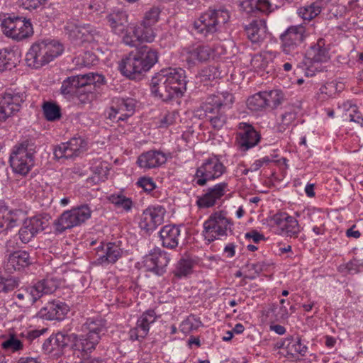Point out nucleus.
I'll list each match as a JSON object with an SVG mask.
<instances>
[{"label":"nucleus","mask_w":363,"mask_h":363,"mask_svg":"<svg viewBox=\"0 0 363 363\" xmlns=\"http://www.w3.org/2000/svg\"><path fill=\"white\" fill-rule=\"evenodd\" d=\"M43 114L48 121H55L61 118L60 107L55 103L45 102L43 106Z\"/></svg>","instance_id":"nucleus-44"},{"label":"nucleus","mask_w":363,"mask_h":363,"mask_svg":"<svg viewBox=\"0 0 363 363\" xmlns=\"http://www.w3.org/2000/svg\"><path fill=\"white\" fill-rule=\"evenodd\" d=\"M220 103L221 102L217 96H214V95L209 96L201 106L205 113L206 117L220 111L222 108Z\"/></svg>","instance_id":"nucleus-42"},{"label":"nucleus","mask_w":363,"mask_h":363,"mask_svg":"<svg viewBox=\"0 0 363 363\" xmlns=\"http://www.w3.org/2000/svg\"><path fill=\"white\" fill-rule=\"evenodd\" d=\"M240 6L249 13L259 12L269 14L274 10V5L269 0H242Z\"/></svg>","instance_id":"nucleus-31"},{"label":"nucleus","mask_w":363,"mask_h":363,"mask_svg":"<svg viewBox=\"0 0 363 363\" xmlns=\"http://www.w3.org/2000/svg\"><path fill=\"white\" fill-rule=\"evenodd\" d=\"M1 29L7 37L16 40L28 38L33 34L30 21L15 16H5L1 20Z\"/></svg>","instance_id":"nucleus-12"},{"label":"nucleus","mask_w":363,"mask_h":363,"mask_svg":"<svg viewBox=\"0 0 363 363\" xmlns=\"http://www.w3.org/2000/svg\"><path fill=\"white\" fill-rule=\"evenodd\" d=\"M107 21L112 31L121 35L124 33L128 24V15L119 9L113 10L107 16Z\"/></svg>","instance_id":"nucleus-32"},{"label":"nucleus","mask_w":363,"mask_h":363,"mask_svg":"<svg viewBox=\"0 0 363 363\" xmlns=\"http://www.w3.org/2000/svg\"><path fill=\"white\" fill-rule=\"evenodd\" d=\"M200 322L196 321V319L194 318H187L184 320L181 324V330L183 333H189L191 330L197 329L199 324Z\"/></svg>","instance_id":"nucleus-61"},{"label":"nucleus","mask_w":363,"mask_h":363,"mask_svg":"<svg viewBox=\"0 0 363 363\" xmlns=\"http://www.w3.org/2000/svg\"><path fill=\"white\" fill-rule=\"evenodd\" d=\"M18 62V57L13 50L7 49L0 50V72L12 69Z\"/></svg>","instance_id":"nucleus-37"},{"label":"nucleus","mask_w":363,"mask_h":363,"mask_svg":"<svg viewBox=\"0 0 363 363\" xmlns=\"http://www.w3.org/2000/svg\"><path fill=\"white\" fill-rule=\"evenodd\" d=\"M69 311L68 306L60 301H49L38 313L40 318L52 320H62Z\"/></svg>","instance_id":"nucleus-25"},{"label":"nucleus","mask_w":363,"mask_h":363,"mask_svg":"<svg viewBox=\"0 0 363 363\" xmlns=\"http://www.w3.org/2000/svg\"><path fill=\"white\" fill-rule=\"evenodd\" d=\"M26 99L24 91L7 90L0 96V121H5L8 118L18 113Z\"/></svg>","instance_id":"nucleus-14"},{"label":"nucleus","mask_w":363,"mask_h":363,"mask_svg":"<svg viewBox=\"0 0 363 363\" xmlns=\"http://www.w3.org/2000/svg\"><path fill=\"white\" fill-rule=\"evenodd\" d=\"M36 145L33 139H26L14 146L10 155V164L14 173L26 176L34 166Z\"/></svg>","instance_id":"nucleus-6"},{"label":"nucleus","mask_w":363,"mask_h":363,"mask_svg":"<svg viewBox=\"0 0 363 363\" xmlns=\"http://www.w3.org/2000/svg\"><path fill=\"white\" fill-rule=\"evenodd\" d=\"M177 113L175 111H164L161 113L157 118V124L160 128H165L174 124L176 120Z\"/></svg>","instance_id":"nucleus-51"},{"label":"nucleus","mask_w":363,"mask_h":363,"mask_svg":"<svg viewBox=\"0 0 363 363\" xmlns=\"http://www.w3.org/2000/svg\"><path fill=\"white\" fill-rule=\"evenodd\" d=\"M288 218L289 214L287 213L279 211L267 218V223L271 228H277L279 231V233L281 234Z\"/></svg>","instance_id":"nucleus-43"},{"label":"nucleus","mask_w":363,"mask_h":363,"mask_svg":"<svg viewBox=\"0 0 363 363\" xmlns=\"http://www.w3.org/2000/svg\"><path fill=\"white\" fill-rule=\"evenodd\" d=\"M48 0H22V4L26 9H36L45 4Z\"/></svg>","instance_id":"nucleus-64"},{"label":"nucleus","mask_w":363,"mask_h":363,"mask_svg":"<svg viewBox=\"0 0 363 363\" xmlns=\"http://www.w3.org/2000/svg\"><path fill=\"white\" fill-rule=\"evenodd\" d=\"M69 341L70 335L58 333L45 340L43 344V350L45 353L57 355L61 354L63 350L68 346Z\"/></svg>","instance_id":"nucleus-27"},{"label":"nucleus","mask_w":363,"mask_h":363,"mask_svg":"<svg viewBox=\"0 0 363 363\" xmlns=\"http://www.w3.org/2000/svg\"><path fill=\"white\" fill-rule=\"evenodd\" d=\"M165 213L166 210L162 206H149L143 212L140 228L147 232H152L163 223Z\"/></svg>","instance_id":"nucleus-22"},{"label":"nucleus","mask_w":363,"mask_h":363,"mask_svg":"<svg viewBox=\"0 0 363 363\" xmlns=\"http://www.w3.org/2000/svg\"><path fill=\"white\" fill-rule=\"evenodd\" d=\"M329 48L323 38H319L307 49L300 67L306 77H313L323 69L322 64L330 59Z\"/></svg>","instance_id":"nucleus-7"},{"label":"nucleus","mask_w":363,"mask_h":363,"mask_svg":"<svg viewBox=\"0 0 363 363\" xmlns=\"http://www.w3.org/2000/svg\"><path fill=\"white\" fill-rule=\"evenodd\" d=\"M247 35L252 43L262 42L267 36V26L264 21L255 20L246 26Z\"/></svg>","instance_id":"nucleus-34"},{"label":"nucleus","mask_w":363,"mask_h":363,"mask_svg":"<svg viewBox=\"0 0 363 363\" xmlns=\"http://www.w3.org/2000/svg\"><path fill=\"white\" fill-rule=\"evenodd\" d=\"M265 101L266 108H276L284 100V94L281 90L274 89L269 91H262Z\"/></svg>","instance_id":"nucleus-39"},{"label":"nucleus","mask_w":363,"mask_h":363,"mask_svg":"<svg viewBox=\"0 0 363 363\" xmlns=\"http://www.w3.org/2000/svg\"><path fill=\"white\" fill-rule=\"evenodd\" d=\"M320 7L315 4H311L298 9V15L304 20L311 21L316 17L320 13Z\"/></svg>","instance_id":"nucleus-48"},{"label":"nucleus","mask_w":363,"mask_h":363,"mask_svg":"<svg viewBox=\"0 0 363 363\" xmlns=\"http://www.w3.org/2000/svg\"><path fill=\"white\" fill-rule=\"evenodd\" d=\"M135 27L136 35H138L139 43H151L155 40V33L152 26L146 25L142 22L140 25Z\"/></svg>","instance_id":"nucleus-41"},{"label":"nucleus","mask_w":363,"mask_h":363,"mask_svg":"<svg viewBox=\"0 0 363 363\" xmlns=\"http://www.w3.org/2000/svg\"><path fill=\"white\" fill-rule=\"evenodd\" d=\"M18 286V279L13 277H4L0 275V294L12 291Z\"/></svg>","instance_id":"nucleus-49"},{"label":"nucleus","mask_w":363,"mask_h":363,"mask_svg":"<svg viewBox=\"0 0 363 363\" xmlns=\"http://www.w3.org/2000/svg\"><path fill=\"white\" fill-rule=\"evenodd\" d=\"M121 244V241L101 242L96 247V264L103 266L115 264L125 252Z\"/></svg>","instance_id":"nucleus-18"},{"label":"nucleus","mask_w":363,"mask_h":363,"mask_svg":"<svg viewBox=\"0 0 363 363\" xmlns=\"http://www.w3.org/2000/svg\"><path fill=\"white\" fill-rule=\"evenodd\" d=\"M91 215V211L87 205L65 211L53 222L54 230L56 233H62L66 230L82 225Z\"/></svg>","instance_id":"nucleus-10"},{"label":"nucleus","mask_w":363,"mask_h":363,"mask_svg":"<svg viewBox=\"0 0 363 363\" xmlns=\"http://www.w3.org/2000/svg\"><path fill=\"white\" fill-rule=\"evenodd\" d=\"M71 340L73 341L74 350L80 352L82 355H86L92 352L99 342L96 336L91 338L86 334L77 335L72 333L70 335Z\"/></svg>","instance_id":"nucleus-28"},{"label":"nucleus","mask_w":363,"mask_h":363,"mask_svg":"<svg viewBox=\"0 0 363 363\" xmlns=\"http://www.w3.org/2000/svg\"><path fill=\"white\" fill-rule=\"evenodd\" d=\"M13 297L16 298L20 303H22L25 301L31 303V296L30 295V291L28 286L21 288V289L15 291L13 294Z\"/></svg>","instance_id":"nucleus-60"},{"label":"nucleus","mask_w":363,"mask_h":363,"mask_svg":"<svg viewBox=\"0 0 363 363\" xmlns=\"http://www.w3.org/2000/svg\"><path fill=\"white\" fill-rule=\"evenodd\" d=\"M350 273H358L361 267H363V261L361 259H353L348 262L345 266Z\"/></svg>","instance_id":"nucleus-62"},{"label":"nucleus","mask_w":363,"mask_h":363,"mask_svg":"<svg viewBox=\"0 0 363 363\" xmlns=\"http://www.w3.org/2000/svg\"><path fill=\"white\" fill-rule=\"evenodd\" d=\"M1 347L7 351L16 352L23 350V344L14 335H11L7 340L1 343Z\"/></svg>","instance_id":"nucleus-52"},{"label":"nucleus","mask_w":363,"mask_h":363,"mask_svg":"<svg viewBox=\"0 0 363 363\" xmlns=\"http://www.w3.org/2000/svg\"><path fill=\"white\" fill-rule=\"evenodd\" d=\"M63 50V45L56 40H38L30 46L25 60L29 67L39 69L60 56Z\"/></svg>","instance_id":"nucleus-4"},{"label":"nucleus","mask_w":363,"mask_h":363,"mask_svg":"<svg viewBox=\"0 0 363 363\" xmlns=\"http://www.w3.org/2000/svg\"><path fill=\"white\" fill-rule=\"evenodd\" d=\"M296 118V113L292 111L286 112L277 119V128L279 132H284L291 125Z\"/></svg>","instance_id":"nucleus-50"},{"label":"nucleus","mask_w":363,"mask_h":363,"mask_svg":"<svg viewBox=\"0 0 363 363\" xmlns=\"http://www.w3.org/2000/svg\"><path fill=\"white\" fill-rule=\"evenodd\" d=\"M108 201L113 205L116 209L121 212L128 213L133 207V201L130 197L125 195L123 191L113 193L108 196Z\"/></svg>","instance_id":"nucleus-36"},{"label":"nucleus","mask_w":363,"mask_h":363,"mask_svg":"<svg viewBox=\"0 0 363 363\" xmlns=\"http://www.w3.org/2000/svg\"><path fill=\"white\" fill-rule=\"evenodd\" d=\"M135 104V100L132 98H113L110 107L105 111V116L116 123L125 121L134 113Z\"/></svg>","instance_id":"nucleus-15"},{"label":"nucleus","mask_w":363,"mask_h":363,"mask_svg":"<svg viewBox=\"0 0 363 363\" xmlns=\"http://www.w3.org/2000/svg\"><path fill=\"white\" fill-rule=\"evenodd\" d=\"M21 211L19 210H9L4 208L0 210V218L4 225H6L9 229L18 225L20 220Z\"/></svg>","instance_id":"nucleus-38"},{"label":"nucleus","mask_w":363,"mask_h":363,"mask_svg":"<svg viewBox=\"0 0 363 363\" xmlns=\"http://www.w3.org/2000/svg\"><path fill=\"white\" fill-rule=\"evenodd\" d=\"M158 60L157 52L147 46H143L135 52H130L118 65L121 72L130 79H135L149 71Z\"/></svg>","instance_id":"nucleus-3"},{"label":"nucleus","mask_w":363,"mask_h":363,"mask_svg":"<svg viewBox=\"0 0 363 363\" xmlns=\"http://www.w3.org/2000/svg\"><path fill=\"white\" fill-rule=\"evenodd\" d=\"M87 149L86 141L80 136L74 137L65 143H61L54 148L57 159H74L79 157Z\"/></svg>","instance_id":"nucleus-17"},{"label":"nucleus","mask_w":363,"mask_h":363,"mask_svg":"<svg viewBox=\"0 0 363 363\" xmlns=\"http://www.w3.org/2000/svg\"><path fill=\"white\" fill-rule=\"evenodd\" d=\"M125 34L123 36V42L128 46L135 47L139 43L138 35H136L135 26L125 27Z\"/></svg>","instance_id":"nucleus-53"},{"label":"nucleus","mask_w":363,"mask_h":363,"mask_svg":"<svg viewBox=\"0 0 363 363\" xmlns=\"http://www.w3.org/2000/svg\"><path fill=\"white\" fill-rule=\"evenodd\" d=\"M181 237V229L176 225H167L160 231V238L162 245L168 249H174L179 245Z\"/></svg>","instance_id":"nucleus-29"},{"label":"nucleus","mask_w":363,"mask_h":363,"mask_svg":"<svg viewBox=\"0 0 363 363\" xmlns=\"http://www.w3.org/2000/svg\"><path fill=\"white\" fill-rule=\"evenodd\" d=\"M169 261V255L157 247L144 257L143 264L147 271L161 276L166 272Z\"/></svg>","instance_id":"nucleus-20"},{"label":"nucleus","mask_w":363,"mask_h":363,"mask_svg":"<svg viewBox=\"0 0 363 363\" xmlns=\"http://www.w3.org/2000/svg\"><path fill=\"white\" fill-rule=\"evenodd\" d=\"M260 134L247 123H240L235 138V144L239 151L246 152L259 143Z\"/></svg>","instance_id":"nucleus-16"},{"label":"nucleus","mask_w":363,"mask_h":363,"mask_svg":"<svg viewBox=\"0 0 363 363\" xmlns=\"http://www.w3.org/2000/svg\"><path fill=\"white\" fill-rule=\"evenodd\" d=\"M136 185L143 189L147 194H150L157 187L156 184L151 177H143L138 179Z\"/></svg>","instance_id":"nucleus-56"},{"label":"nucleus","mask_w":363,"mask_h":363,"mask_svg":"<svg viewBox=\"0 0 363 363\" xmlns=\"http://www.w3.org/2000/svg\"><path fill=\"white\" fill-rule=\"evenodd\" d=\"M275 346L281 350V354L287 357H295L298 354L304 356L308 352L306 344L298 335L278 342Z\"/></svg>","instance_id":"nucleus-24"},{"label":"nucleus","mask_w":363,"mask_h":363,"mask_svg":"<svg viewBox=\"0 0 363 363\" xmlns=\"http://www.w3.org/2000/svg\"><path fill=\"white\" fill-rule=\"evenodd\" d=\"M229 191L228 182L216 184L204 191L203 195L198 198L196 203L201 208L213 207L220 203Z\"/></svg>","instance_id":"nucleus-19"},{"label":"nucleus","mask_w":363,"mask_h":363,"mask_svg":"<svg viewBox=\"0 0 363 363\" xmlns=\"http://www.w3.org/2000/svg\"><path fill=\"white\" fill-rule=\"evenodd\" d=\"M157 315L154 310H147L137 321L138 326L142 329V334H148L150 325L155 322Z\"/></svg>","instance_id":"nucleus-40"},{"label":"nucleus","mask_w":363,"mask_h":363,"mask_svg":"<svg viewBox=\"0 0 363 363\" xmlns=\"http://www.w3.org/2000/svg\"><path fill=\"white\" fill-rule=\"evenodd\" d=\"M192 270V262L189 259H182L177 267L176 274L178 277H183L189 274Z\"/></svg>","instance_id":"nucleus-57"},{"label":"nucleus","mask_w":363,"mask_h":363,"mask_svg":"<svg viewBox=\"0 0 363 363\" xmlns=\"http://www.w3.org/2000/svg\"><path fill=\"white\" fill-rule=\"evenodd\" d=\"M272 162V160L268 156H264L260 159L256 160L250 167V170L252 172L258 171L264 165H267Z\"/></svg>","instance_id":"nucleus-63"},{"label":"nucleus","mask_w":363,"mask_h":363,"mask_svg":"<svg viewBox=\"0 0 363 363\" xmlns=\"http://www.w3.org/2000/svg\"><path fill=\"white\" fill-rule=\"evenodd\" d=\"M36 235L48 225V220L41 216H33L24 222Z\"/></svg>","instance_id":"nucleus-46"},{"label":"nucleus","mask_w":363,"mask_h":363,"mask_svg":"<svg viewBox=\"0 0 363 363\" xmlns=\"http://www.w3.org/2000/svg\"><path fill=\"white\" fill-rule=\"evenodd\" d=\"M229 19L230 13L225 9L210 10L194 21V28L198 34L208 38L221 28Z\"/></svg>","instance_id":"nucleus-8"},{"label":"nucleus","mask_w":363,"mask_h":363,"mask_svg":"<svg viewBox=\"0 0 363 363\" xmlns=\"http://www.w3.org/2000/svg\"><path fill=\"white\" fill-rule=\"evenodd\" d=\"M206 118L211 125L216 129L221 128L226 122V116L223 111H220L216 114L209 115Z\"/></svg>","instance_id":"nucleus-55"},{"label":"nucleus","mask_w":363,"mask_h":363,"mask_svg":"<svg viewBox=\"0 0 363 363\" xmlns=\"http://www.w3.org/2000/svg\"><path fill=\"white\" fill-rule=\"evenodd\" d=\"M182 56L189 66L206 62L213 55L212 48L206 45L194 44L182 49Z\"/></svg>","instance_id":"nucleus-21"},{"label":"nucleus","mask_w":363,"mask_h":363,"mask_svg":"<svg viewBox=\"0 0 363 363\" xmlns=\"http://www.w3.org/2000/svg\"><path fill=\"white\" fill-rule=\"evenodd\" d=\"M167 157L160 150H150L141 154L137 160L140 168L150 169L157 168L167 162Z\"/></svg>","instance_id":"nucleus-26"},{"label":"nucleus","mask_w":363,"mask_h":363,"mask_svg":"<svg viewBox=\"0 0 363 363\" xmlns=\"http://www.w3.org/2000/svg\"><path fill=\"white\" fill-rule=\"evenodd\" d=\"M186 86L185 71L181 68L162 69L151 80L152 92L164 101L182 96Z\"/></svg>","instance_id":"nucleus-1"},{"label":"nucleus","mask_w":363,"mask_h":363,"mask_svg":"<svg viewBox=\"0 0 363 363\" xmlns=\"http://www.w3.org/2000/svg\"><path fill=\"white\" fill-rule=\"evenodd\" d=\"M65 28L69 38L76 46H80L86 42L104 43L105 41L104 30H97L90 24L82 26L68 22Z\"/></svg>","instance_id":"nucleus-9"},{"label":"nucleus","mask_w":363,"mask_h":363,"mask_svg":"<svg viewBox=\"0 0 363 363\" xmlns=\"http://www.w3.org/2000/svg\"><path fill=\"white\" fill-rule=\"evenodd\" d=\"M109 169L108 162L99 158L92 160L90 165L92 176L89 179L94 184L104 182L108 179Z\"/></svg>","instance_id":"nucleus-35"},{"label":"nucleus","mask_w":363,"mask_h":363,"mask_svg":"<svg viewBox=\"0 0 363 363\" xmlns=\"http://www.w3.org/2000/svg\"><path fill=\"white\" fill-rule=\"evenodd\" d=\"M227 171L226 167L218 156H213L203 160L195 173L197 185L203 186L208 182L218 179Z\"/></svg>","instance_id":"nucleus-11"},{"label":"nucleus","mask_w":363,"mask_h":363,"mask_svg":"<svg viewBox=\"0 0 363 363\" xmlns=\"http://www.w3.org/2000/svg\"><path fill=\"white\" fill-rule=\"evenodd\" d=\"M301 228L298 224V220L289 215V218L286 219L285 226L281 234H284L291 238H296L300 233Z\"/></svg>","instance_id":"nucleus-45"},{"label":"nucleus","mask_w":363,"mask_h":363,"mask_svg":"<svg viewBox=\"0 0 363 363\" xmlns=\"http://www.w3.org/2000/svg\"><path fill=\"white\" fill-rule=\"evenodd\" d=\"M30 264L29 254L26 251L18 250L10 254L5 263V269L9 273L21 270Z\"/></svg>","instance_id":"nucleus-30"},{"label":"nucleus","mask_w":363,"mask_h":363,"mask_svg":"<svg viewBox=\"0 0 363 363\" xmlns=\"http://www.w3.org/2000/svg\"><path fill=\"white\" fill-rule=\"evenodd\" d=\"M35 236V233L24 223L23 227L18 231V238L21 243L26 244L29 242Z\"/></svg>","instance_id":"nucleus-58"},{"label":"nucleus","mask_w":363,"mask_h":363,"mask_svg":"<svg viewBox=\"0 0 363 363\" xmlns=\"http://www.w3.org/2000/svg\"><path fill=\"white\" fill-rule=\"evenodd\" d=\"M307 36L302 24L290 26L280 36L283 52L286 55L298 53Z\"/></svg>","instance_id":"nucleus-13"},{"label":"nucleus","mask_w":363,"mask_h":363,"mask_svg":"<svg viewBox=\"0 0 363 363\" xmlns=\"http://www.w3.org/2000/svg\"><path fill=\"white\" fill-rule=\"evenodd\" d=\"M82 330L91 338L96 336L98 342H100L101 336L106 332V322L101 318H88L82 325Z\"/></svg>","instance_id":"nucleus-33"},{"label":"nucleus","mask_w":363,"mask_h":363,"mask_svg":"<svg viewBox=\"0 0 363 363\" xmlns=\"http://www.w3.org/2000/svg\"><path fill=\"white\" fill-rule=\"evenodd\" d=\"M59 285L60 279L53 277H48L28 286L31 296V303H36L38 300L45 295L52 294Z\"/></svg>","instance_id":"nucleus-23"},{"label":"nucleus","mask_w":363,"mask_h":363,"mask_svg":"<svg viewBox=\"0 0 363 363\" xmlns=\"http://www.w3.org/2000/svg\"><path fill=\"white\" fill-rule=\"evenodd\" d=\"M234 222L225 211L212 213L203 223L202 235L206 243L225 240L233 233Z\"/></svg>","instance_id":"nucleus-5"},{"label":"nucleus","mask_w":363,"mask_h":363,"mask_svg":"<svg viewBox=\"0 0 363 363\" xmlns=\"http://www.w3.org/2000/svg\"><path fill=\"white\" fill-rule=\"evenodd\" d=\"M105 82L103 74L90 72L68 77L63 81L60 91L63 95L77 94L82 103L90 102L94 97L96 88L100 87Z\"/></svg>","instance_id":"nucleus-2"},{"label":"nucleus","mask_w":363,"mask_h":363,"mask_svg":"<svg viewBox=\"0 0 363 363\" xmlns=\"http://www.w3.org/2000/svg\"><path fill=\"white\" fill-rule=\"evenodd\" d=\"M247 106L252 111H262L266 108L263 92L260 91L249 97Z\"/></svg>","instance_id":"nucleus-47"},{"label":"nucleus","mask_w":363,"mask_h":363,"mask_svg":"<svg viewBox=\"0 0 363 363\" xmlns=\"http://www.w3.org/2000/svg\"><path fill=\"white\" fill-rule=\"evenodd\" d=\"M214 96H217L219 101L221 102L220 106L222 108H230V105L234 101V97L232 94L228 92H222L215 94Z\"/></svg>","instance_id":"nucleus-59"},{"label":"nucleus","mask_w":363,"mask_h":363,"mask_svg":"<svg viewBox=\"0 0 363 363\" xmlns=\"http://www.w3.org/2000/svg\"><path fill=\"white\" fill-rule=\"evenodd\" d=\"M160 13L161 10L159 7L152 6L145 12L142 22L146 25L153 26L158 22Z\"/></svg>","instance_id":"nucleus-54"}]
</instances>
